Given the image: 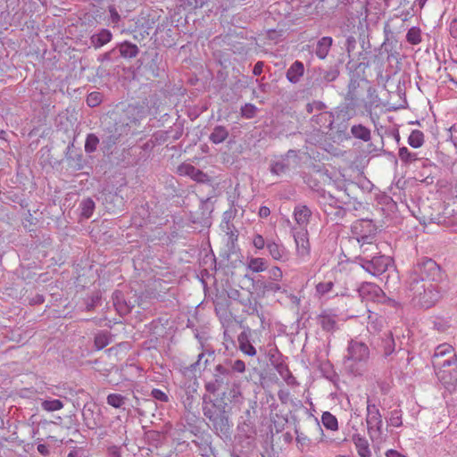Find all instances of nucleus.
<instances>
[{
	"instance_id": "nucleus-46",
	"label": "nucleus",
	"mask_w": 457,
	"mask_h": 457,
	"mask_svg": "<svg viewBox=\"0 0 457 457\" xmlns=\"http://www.w3.org/2000/svg\"><path fill=\"white\" fill-rule=\"evenodd\" d=\"M289 169V163L287 160H281L274 162L270 164V172L275 175H281L286 173Z\"/></svg>"
},
{
	"instance_id": "nucleus-55",
	"label": "nucleus",
	"mask_w": 457,
	"mask_h": 457,
	"mask_svg": "<svg viewBox=\"0 0 457 457\" xmlns=\"http://www.w3.org/2000/svg\"><path fill=\"white\" fill-rule=\"evenodd\" d=\"M160 61H161V57L159 55V53L154 52V55L152 57L151 62L149 64V68H150V70L152 71V74L154 77H158L159 76V72H160L159 63H160Z\"/></svg>"
},
{
	"instance_id": "nucleus-54",
	"label": "nucleus",
	"mask_w": 457,
	"mask_h": 457,
	"mask_svg": "<svg viewBox=\"0 0 457 457\" xmlns=\"http://www.w3.org/2000/svg\"><path fill=\"white\" fill-rule=\"evenodd\" d=\"M82 415L86 425L89 428H94L96 426L97 421L96 418H93V411L90 407L85 406Z\"/></svg>"
},
{
	"instance_id": "nucleus-33",
	"label": "nucleus",
	"mask_w": 457,
	"mask_h": 457,
	"mask_svg": "<svg viewBox=\"0 0 457 457\" xmlns=\"http://www.w3.org/2000/svg\"><path fill=\"white\" fill-rule=\"evenodd\" d=\"M230 375L234 373H243L245 370V363L240 359L224 358L220 361Z\"/></svg>"
},
{
	"instance_id": "nucleus-42",
	"label": "nucleus",
	"mask_w": 457,
	"mask_h": 457,
	"mask_svg": "<svg viewBox=\"0 0 457 457\" xmlns=\"http://www.w3.org/2000/svg\"><path fill=\"white\" fill-rule=\"evenodd\" d=\"M267 267V261L260 257L251 258L248 262V269L256 273L265 270Z\"/></svg>"
},
{
	"instance_id": "nucleus-52",
	"label": "nucleus",
	"mask_w": 457,
	"mask_h": 457,
	"mask_svg": "<svg viewBox=\"0 0 457 457\" xmlns=\"http://www.w3.org/2000/svg\"><path fill=\"white\" fill-rule=\"evenodd\" d=\"M388 425L393 427H401L402 421V410L395 409L390 412V417L387 420Z\"/></svg>"
},
{
	"instance_id": "nucleus-62",
	"label": "nucleus",
	"mask_w": 457,
	"mask_h": 457,
	"mask_svg": "<svg viewBox=\"0 0 457 457\" xmlns=\"http://www.w3.org/2000/svg\"><path fill=\"white\" fill-rule=\"evenodd\" d=\"M333 287H334V283L332 281L320 282L316 286V290L319 294L323 295L330 292L332 290Z\"/></svg>"
},
{
	"instance_id": "nucleus-19",
	"label": "nucleus",
	"mask_w": 457,
	"mask_h": 457,
	"mask_svg": "<svg viewBox=\"0 0 457 457\" xmlns=\"http://www.w3.org/2000/svg\"><path fill=\"white\" fill-rule=\"evenodd\" d=\"M251 328H245L244 330L238 335L237 341L239 345V349L246 355L248 356H254L256 355V349L251 343L250 337H251Z\"/></svg>"
},
{
	"instance_id": "nucleus-47",
	"label": "nucleus",
	"mask_w": 457,
	"mask_h": 457,
	"mask_svg": "<svg viewBox=\"0 0 457 457\" xmlns=\"http://www.w3.org/2000/svg\"><path fill=\"white\" fill-rule=\"evenodd\" d=\"M406 40L411 45H418L421 42V30L419 27H411L406 34Z\"/></svg>"
},
{
	"instance_id": "nucleus-26",
	"label": "nucleus",
	"mask_w": 457,
	"mask_h": 457,
	"mask_svg": "<svg viewBox=\"0 0 457 457\" xmlns=\"http://www.w3.org/2000/svg\"><path fill=\"white\" fill-rule=\"evenodd\" d=\"M295 241L296 244L297 253L300 256H307L310 253V243L308 239V233L298 232L295 235Z\"/></svg>"
},
{
	"instance_id": "nucleus-30",
	"label": "nucleus",
	"mask_w": 457,
	"mask_h": 457,
	"mask_svg": "<svg viewBox=\"0 0 457 457\" xmlns=\"http://www.w3.org/2000/svg\"><path fill=\"white\" fill-rule=\"evenodd\" d=\"M256 289L259 291V294L262 296H265L268 293H276L280 291L281 287L279 284H278L277 281L274 280H263V279H257L256 283Z\"/></svg>"
},
{
	"instance_id": "nucleus-58",
	"label": "nucleus",
	"mask_w": 457,
	"mask_h": 457,
	"mask_svg": "<svg viewBox=\"0 0 457 457\" xmlns=\"http://www.w3.org/2000/svg\"><path fill=\"white\" fill-rule=\"evenodd\" d=\"M170 133V130H159L153 135L152 138L155 144L162 145L168 140Z\"/></svg>"
},
{
	"instance_id": "nucleus-17",
	"label": "nucleus",
	"mask_w": 457,
	"mask_h": 457,
	"mask_svg": "<svg viewBox=\"0 0 457 457\" xmlns=\"http://www.w3.org/2000/svg\"><path fill=\"white\" fill-rule=\"evenodd\" d=\"M361 105L351 100H344V103L336 108V115L337 119L347 121L356 115V109Z\"/></svg>"
},
{
	"instance_id": "nucleus-61",
	"label": "nucleus",
	"mask_w": 457,
	"mask_h": 457,
	"mask_svg": "<svg viewBox=\"0 0 457 457\" xmlns=\"http://www.w3.org/2000/svg\"><path fill=\"white\" fill-rule=\"evenodd\" d=\"M227 388L228 389V392H225L227 393L228 397H230L232 401H237L238 396L241 395L240 386L236 383H232L231 386H228Z\"/></svg>"
},
{
	"instance_id": "nucleus-16",
	"label": "nucleus",
	"mask_w": 457,
	"mask_h": 457,
	"mask_svg": "<svg viewBox=\"0 0 457 457\" xmlns=\"http://www.w3.org/2000/svg\"><path fill=\"white\" fill-rule=\"evenodd\" d=\"M178 172L180 175H186L190 177L196 182L204 183L210 181V177L208 174L204 173L203 170L197 169L194 165L190 163H182L178 167Z\"/></svg>"
},
{
	"instance_id": "nucleus-56",
	"label": "nucleus",
	"mask_w": 457,
	"mask_h": 457,
	"mask_svg": "<svg viewBox=\"0 0 457 457\" xmlns=\"http://www.w3.org/2000/svg\"><path fill=\"white\" fill-rule=\"evenodd\" d=\"M185 122H186L185 120H183L181 121H177L174 124V128H170L169 129V130H170V132H173V135H172L173 140H178L182 137L183 132H184Z\"/></svg>"
},
{
	"instance_id": "nucleus-23",
	"label": "nucleus",
	"mask_w": 457,
	"mask_h": 457,
	"mask_svg": "<svg viewBox=\"0 0 457 457\" xmlns=\"http://www.w3.org/2000/svg\"><path fill=\"white\" fill-rule=\"evenodd\" d=\"M267 250L270 255L276 261L285 262L287 259V252L282 244L267 240Z\"/></svg>"
},
{
	"instance_id": "nucleus-2",
	"label": "nucleus",
	"mask_w": 457,
	"mask_h": 457,
	"mask_svg": "<svg viewBox=\"0 0 457 457\" xmlns=\"http://www.w3.org/2000/svg\"><path fill=\"white\" fill-rule=\"evenodd\" d=\"M349 82L344 100L353 101L361 105L365 111L370 112L378 107L379 97L376 87L368 79L349 75Z\"/></svg>"
},
{
	"instance_id": "nucleus-5",
	"label": "nucleus",
	"mask_w": 457,
	"mask_h": 457,
	"mask_svg": "<svg viewBox=\"0 0 457 457\" xmlns=\"http://www.w3.org/2000/svg\"><path fill=\"white\" fill-rule=\"evenodd\" d=\"M370 358V349L365 343L352 339L347 346L345 365L354 376H361Z\"/></svg>"
},
{
	"instance_id": "nucleus-49",
	"label": "nucleus",
	"mask_w": 457,
	"mask_h": 457,
	"mask_svg": "<svg viewBox=\"0 0 457 457\" xmlns=\"http://www.w3.org/2000/svg\"><path fill=\"white\" fill-rule=\"evenodd\" d=\"M258 108L250 103L245 104L240 108V114L245 119H253L256 116Z\"/></svg>"
},
{
	"instance_id": "nucleus-57",
	"label": "nucleus",
	"mask_w": 457,
	"mask_h": 457,
	"mask_svg": "<svg viewBox=\"0 0 457 457\" xmlns=\"http://www.w3.org/2000/svg\"><path fill=\"white\" fill-rule=\"evenodd\" d=\"M102 100H103V96L101 93L92 92L87 97V104L90 107H95V106H97L98 104H100Z\"/></svg>"
},
{
	"instance_id": "nucleus-59",
	"label": "nucleus",
	"mask_w": 457,
	"mask_h": 457,
	"mask_svg": "<svg viewBox=\"0 0 457 457\" xmlns=\"http://www.w3.org/2000/svg\"><path fill=\"white\" fill-rule=\"evenodd\" d=\"M305 426L310 433L317 432L321 435L323 434V430L317 419L309 418L305 423Z\"/></svg>"
},
{
	"instance_id": "nucleus-10",
	"label": "nucleus",
	"mask_w": 457,
	"mask_h": 457,
	"mask_svg": "<svg viewBox=\"0 0 457 457\" xmlns=\"http://www.w3.org/2000/svg\"><path fill=\"white\" fill-rule=\"evenodd\" d=\"M377 226L371 220L361 219L354 221L351 227L353 238L360 244L361 248L365 245H373L377 236Z\"/></svg>"
},
{
	"instance_id": "nucleus-8",
	"label": "nucleus",
	"mask_w": 457,
	"mask_h": 457,
	"mask_svg": "<svg viewBox=\"0 0 457 457\" xmlns=\"http://www.w3.org/2000/svg\"><path fill=\"white\" fill-rule=\"evenodd\" d=\"M232 380L233 375H230L221 361L218 362L211 370V376L204 380L205 395L217 396L220 391L230 386Z\"/></svg>"
},
{
	"instance_id": "nucleus-51",
	"label": "nucleus",
	"mask_w": 457,
	"mask_h": 457,
	"mask_svg": "<svg viewBox=\"0 0 457 457\" xmlns=\"http://www.w3.org/2000/svg\"><path fill=\"white\" fill-rule=\"evenodd\" d=\"M99 144V139L95 134H88L85 142V151L87 153H93L96 150Z\"/></svg>"
},
{
	"instance_id": "nucleus-9",
	"label": "nucleus",
	"mask_w": 457,
	"mask_h": 457,
	"mask_svg": "<svg viewBox=\"0 0 457 457\" xmlns=\"http://www.w3.org/2000/svg\"><path fill=\"white\" fill-rule=\"evenodd\" d=\"M362 48H364L363 46ZM372 64H377L379 68L382 66L380 54L363 49L358 54L356 59H351L348 62L347 69L349 70V75L368 79L366 70Z\"/></svg>"
},
{
	"instance_id": "nucleus-25",
	"label": "nucleus",
	"mask_w": 457,
	"mask_h": 457,
	"mask_svg": "<svg viewBox=\"0 0 457 457\" xmlns=\"http://www.w3.org/2000/svg\"><path fill=\"white\" fill-rule=\"evenodd\" d=\"M213 303L217 316L220 320H228L231 316V312L229 311L230 302L225 297L217 296Z\"/></svg>"
},
{
	"instance_id": "nucleus-7",
	"label": "nucleus",
	"mask_w": 457,
	"mask_h": 457,
	"mask_svg": "<svg viewBox=\"0 0 457 457\" xmlns=\"http://www.w3.org/2000/svg\"><path fill=\"white\" fill-rule=\"evenodd\" d=\"M340 71L337 65L330 66L328 69L320 67L307 71V77L304 83V90L312 93L329 82L335 81L339 77Z\"/></svg>"
},
{
	"instance_id": "nucleus-50",
	"label": "nucleus",
	"mask_w": 457,
	"mask_h": 457,
	"mask_svg": "<svg viewBox=\"0 0 457 457\" xmlns=\"http://www.w3.org/2000/svg\"><path fill=\"white\" fill-rule=\"evenodd\" d=\"M295 433L296 435L295 439L298 445V448L303 452L304 447L310 445L311 438L303 432L299 431V429L296 427L295 428Z\"/></svg>"
},
{
	"instance_id": "nucleus-27",
	"label": "nucleus",
	"mask_w": 457,
	"mask_h": 457,
	"mask_svg": "<svg viewBox=\"0 0 457 457\" xmlns=\"http://www.w3.org/2000/svg\"><path fill=\"white\" fill-rule=\"evenodd\" d=\"M229 136L228 127L223 125H215L209 135V140L214 144L219 145L225 142Z\"/></svg>"
},
{
	"instance_id": "nucleus-34",
	"label": "nucleus",
	"mask_w": 457,
	"mask_h": 457,
	"mask_svg": "<svg viewBox=\"0 0 457 457\" xmlns=\"http://www.w3.org/2000/svg\"><path fill=\"white\" fill-rule=\"evenodd\" d=\"M135 399L136 396L132 390H128L124 395L116 394V409L129 411L130 407H133V401Z\"/></svg>"
},
{
	"instance_id": "nucleus-45",
	"label": "nucleus",
	"mask_w": 457,
	"mask_h": 457,
	"mask_svg": "<svg viewBox=\"0 0 457 457\" xmlns=\"http://www.w3.org/2000/svg\"><path fill=\"white\" fill-rule=\"evenodd\" d=\"M112 39V33L109 30L104 29L97 35L92 37V41L96 47H100L108 43Z\"/></svg>"
},
{
	"instance_id": "nucleus-32",
	"label": "nucleus",
	"mask_w": 457,
	"mask_h": 457,
	"mask_svg": "<svg viewBox=\"0 0 457 457\" xmlns=\"http://www.w3.org/2000/svg\"><path fill=\"white\" fill-rule=\"evenodd\" d=\"M353 441L360 457H371L369 442L364 436L355 434L353 436Z\"/></svg>"
},
{
	"instance_id": "nucleus-12",
	"label": "nucleus",
	"mask_w": 457,
	"mask_h": 457,
	"mask_svg": "<svg viewBox=\"0 0 457 457\" xmlns=\"http://www.w3.org/2000/svg\"><path fill=\"white\" fill-rule=\"evenodd\" d=\"M239 303L244 306L243 312L247 315H255L260 319L261 327L262 328H265L266 325H269L266 321L264 312H262V304L253 298L252 294H250L246 298L239 300Z\"/></svg>"
},
{
	"instance_id": "nucleus-31",
	"label": "nucleus",
	"mask_w": 457,
	"mask_h": 457,
	"mask_svg": "<svg viewBox=\"0 0 457 457\" xmlns=\"http://www.w3.org/2000/svg\"><path fill=\"white\" fill-rule=\"evenodd\" d=\"M347 209H350V207H344L342 205L337 204L335 206L323 209V211L327 217L329 218L331 221L337 223L339 220H343L345 217Z\"/></svg>"
},
{
	"instance_id": "nucleus-44",
	"label": "nucleus",
	"mask_w": 457,
	"mask_h": 457,
	"mask_svg": "<svg viewBox=\"0 0 457 457\" xmlns=\"http://www.w3.org/2000/svg\"><path fill=\"white\" fill-rule=\"evenodd\" d=\"M352 186H353V184H349L348 186H345L344 188H339L338 192L340 193V195H338V200L345 202V204H339V205H342L344 207H350L352 201L355 199L350 195Z\"/></svg>"
},
{
	"instance_id": "nucleus-3",
	"label": "nucleus",
	"mask_w": 457,
	"mask_h": 457,
	"mask_svg": "<svg viewBox=\"0 0 457 457\" xmlns=\"http://www.w3.org/2000/svg\"><path fill=\"white\" fill-rule=\"evenodd\" d=\"M406 288L411 293L412 300L422 308L428 309L441 297V289L425 282V279L410 270L405 281Z\"/></svg>"
},
{
	"instance_id": "nucleus-28",
	"label": "nucleus",
	"mask_w": 457,
	"mask_h": 457,
	"mask_svg": "<svg viewBox=\"0 0 457 457\" xmlns=\"http://www.w3.org/2000/svg\"><path fill=\"white\" fill-rule=\"evenodd\" d=\"M351 138H356L365 143L371 139V130L368 127L359 123L352 125L350 129Z\"/></svg>"
},
{
	"instance_id": "nucleus-40",
	"label": "nucleus",
	"mask_w": 457,
	"mask_h": 457,
	"mask_svg": "<svg viewBox=\"0 0 457 457\" xmlns=\"http://www.w3.org/2000/svg\"><path fill=\"white\" fill-rule=\"evenodd\" d=\"M398 155L405 165H409L418 160L417 154L411 152L406 146L399 148Z\"/></svg>"
},
{
	"instance_id": "nucleus-35",
	"label": "nucleus",
	"mask_w": 457,
	"mask_h": 457,
	"mask_svg": "<svg viewBox=\"0 0 457 457\" xmlns=\"http://www.w3.org/2000/svg\"><path fill=\"white\" fill-rule=\"evenodd\" d=\"M116 48H119V52L120 56L123 58H133L137 56L138 54V47L136 44L130 43L129 41H124L116 46Z\"/></svg>"
},
{
	"instance_id": "nucleus-14",
	"label": "nucleus",
	"mask_w": 457,
	"mask_h": 457,
	"mask_svg": "<svg viewBox=\"0 0 457 457\" xmlns=\"http://www.w3.org/2000/svg\"><path fill=\"white\" fill-rule=\"evenodd\" d=\"M366 422L368 426V430L376 428L377 432L380 435L382 432V415L375 403H371L370 398L367 401V417Z\"/></svg>"
},
{
	"instance_id": "nucleus-60",
	"label": "nucleus",
	"mask_w": 457,
	"mask_h": 457,
	"mask_svg": "<svg viewBox=\"0 0 457 457\" xmlns=\"http://www.w3.org/2000/svg\"><path fill=\"white\" fill-rule=\"evenodd\" d=\"M337 138L338 140H349L351 139L350 133L347 132V124H339L336 131Z\"/></svg>"
},
{
	"instance_id": "nucleus-24",
	"label": "nucleus",
	"mask_w": 457,
	"mask_h": 457,
	"mask_svg": "<svg viewBox=\"0 0 457 457\" xmlns=\"http://www.w3.org/2000/svg\"><path fill=\"white\" fill-rule=\"evenodd\" d=\"M318 321L324 331L334 332L337 329L336 315L329 313L328 311H323L318 316Z\"/></svg>"
},
{
	"instance_id": "nucleus-36",
	"label": "nucleus",
	"mask_w": 457,
	"mask_h": 457,
	"mask_svg": "<svg viewBox=\"0 0 457 457\" xmlns=\"http://www.w3.org/2000/svg\"><path fill=\"white\" fill-rule=\"evenodd\" d=\"M294 215L297 224L303 226L309 222L312 212L306 205H298L295 208Z\"/></svg>"
},
{
	"instance_id": "nucleus-38",
	"label": "nucleus",
	"mask_w": 457,
	"mask_h": 457,
	"mask_svg": "<svg viewBox=\"0 0 457 457\" xmlns=\"http://www.w3.org/2000/svg\"><path fill=\"white\" fill-rule=\"evenodd\" d=\"M320 197L321 198L322 201L321 203L323 204V209L335 206L339 204H345V202L338 200V195L335 196L330 193H327L325 190H321Z\"/></svg>"
},
{
	"instance_id": "nucleus-63",
	"label": "nucleus",
	"mask_w": 457,
	"mask_h": 457,
	"mask_svg": "<svg viewBox=\"0 0 457 457\" xmlns=\"http://www.w3.org/2000/svg\"><path fill=\"white\" fill-rule=\"evenodd\" d=\"M253 245L256 249L262 250L264 247L267 248V240L262 235L255 234L253 237Z\"/></svg>"
},
{
	"instance_id": "nucleus-22",
	"label": "nucleus",
	"mask_w": 457,
	"mask_h": 457,
	"mask_svg": "<svg viewBox=\"0 0 457 457\" xmlns=\"http://www.w3.org/2000/svg\"><path fill=\"white\" fill-rule=\"evenodd\" d=\"M304 74V65L301 61H295L286 72L287 79L292 83H298Z\"/></svg>"
},
{
	"instance_id": "nucleus-20",
	"label": "nucleus",
	"mask_w": 457,
	"mask_h": 457,
	"mask_svg": "<svg viewBox=\"0 0 457 457\" xmlns=\"http://www.w3.org/2000/svg\"><path fill=\"white\" fill-rule=\"evenodd\" d=\"M311 124L316 130H320L322 127L331 129L334 124V114L331 112H321L312 117Z\"/></svg>"
},
{
	"instance_id": "nucleus-4",
	"label": "nucleus",
	"mask_w": 457,
	"mask_h": 457,
	"mask_svg": "<svg viewBox=\"0 0 457 457\" xmlns=\"http://www.w3.org/2000/svg\"><path fill=\"white\" fill-rule=\"evenodd\" d=\"M432 365L437 378L445 384H453L457 381V370L453 373L445 370L457 361L454 349L448 344L438 345L432 355Z\"/></svg>"
},
{
	"instance_id": "nucleus-6",
	"label": "nucleus",
	"mask_w": 457,
	"mask_h": 457,
	"mask_svg": "<svg viewBox=\"0 0 457 457\" xmlns=\"http://www.w3.org/2000/svg\"><path fill=\"white\" fill-rule=\"evenodd\" d=\"M425 279L427 284L441 288L440 284L445 279L442 268L431 258L419 260L411 269Z\"/></svg>"
},
{
	"instance_id": "nucleus-13",
	"label": "nucleus",
	"mask_w": 457,
	"mask_h": 457,
	"mask_svg": "<svg viewBox=\"0 0 457 457\" xmlns=\"http://www.w3.org/2000/svg\"><path fill=\"white\" fill-rule=\"evenodd\" d=\"M142 148L140 145H133L127 149H123L119 157L118 164L122 167L137 165L141 159H146L147 155H142Z\"/></svg>"
},
{
	"instance_id": "nucleus-1",
	"label": "nucleus",
	"mask_w": 457,
	"mask_h": 457,
	"mask_svg": "<svg viewBox=\"0 0 457 457\" xmlns=\"http://www.w3.org/2000/svg\"><path fill=\"white\" fill-rule=\"evenodd\" d=\"M227 393L213 397L210 395L202 396V411L208 420L207 425L223 441L229 440L232 434L233 422L230 418L231 407L226 402Z\"/></svg>"
},
{
	"instance_id": "nucleus-37",
	"label": "nucleus",
	"mask_w": 457,
	"mask_h": 457,
	"mask_svg": "<svg viewBox=\"0 0 457 457\" xmlns=\"http://www.w3.org/2000/svg\"><path fill=\"white\" fill-rule=\"evenodd\" d=\"M381 347L384 357H388L395 352V343L391 332L385 333L381 338Z\"/></svg>"
},
{
	"instance_id": "nucleus-11",
	"label": "nucleus",
	"mask_w": 457,
	"mask_h": 457,
	"mask_svg": "<svg viewBox=\"0 0 457 457\" xmlns=\"http://www.w3.org/2000/svg\"><path fill=\"white\" fill-rule=\"evenodd\" d=\"M356 262L360 266L372 276H380L388 269L392 260L386 255L373 256L371 259L368 257L359 256Z\"/></svg>"
},
{
	"instance_id": "nucleus-64",
	"label": "nucleus",
	"mask_w": 457,
	"mask_h": 457,
	"mask_svg": "<svg viewBox=\"0 0 457 457\" xmlns=\"http://www.w3.org/2000/svg\"><path fill=\"white\" fill-rule=\"evenodd\" d=\"M109 338L105 334H98L95 338V345L98 350L108 345Z\"/></svg>"
},
{
	"instance_id": "nucleus-18",
	"label": "nucleus",
	"mask_w": 457,
	"mask_h": 457,
	"mask_svg": "<svg viewBox=\"0 0 457 457\" xmlns=\"http://www.w3.org/2000/svg\"><path fill=\"white\" fill-rule=\"evenodd\" d=\"M197 386L198 382L196 379H195L192 383H189L187 386H186L181 391V400L184 407L187 411H191L194 408Z\"/></svg>"
},
{
	"instance_id": "nucleus-41",
	"label": "nucleus",
	"mask_w": 457,
	"mask_h": 457,
	"mask_svg": "<svg viewBox=\"0 0 457 457\" xmlns=\"http://www.w3.org/2000/svg\"><path fill=\"white\" fill-rule=\"evenodd\" d=\"M424 143V134L419 129L411 131L408 137V144L413 148L420 147Z\"/></svg>"
},
{
	"instance_id": "nucleus-39",
	"label": "nucleus",
	"mask_w": 457,
	"mask_h": 457,
	"mask_svg": "<svg viewBox=\"0 0 457 457\" xmlns=\"http://www.w3.org/2000/svg\"><path fill=\"white\" fill-rule=\"evenodd\" d=\"M204 356V354L202 353L200 354H198L197 356V360L187 365V366H181L179 370L180 372L185 376V377H189V378H195V372H196V370L199 366V362L201 361L202 358Z\"/></svg>"
},
{
	"instance_id": "nucleus-53",
	"label": "nucleus",
	"mask_w": 457,
	"mask_h": 457,
	"mask_svg": "<svg viewBox=\"0 0 457 457\" xmlns=\"http://www.w3.org/2000/svg\"><path fill=\"white\" fill-rule=\"evenodd\" d=\"M63 407V403L58 400H46L42 403V408L47 411H54L61 410Z\"/></svg>"
},
{
	"instance_id": "nucleus-29",
	"label": "nucleus",
	"mask_w": 457,
	"mask_h": 457,
	"mask_svg": "<svg viewBox=\"0 0 457 457\" xmlns=\"http://www.w3.org/2000/svg\"><path fill=\"white\" fill-rule=\"evenodd\" d=\"M333 38L331 37H322L317 41L315 47V54L320 60H324L331 48Z\"/></svg>"
},
{
	"instance_id": "nucleus-15",
	"label": "nucleus",
	"mask_w": 457,
	"mask_h": 457,
	"mask_svg": "<svg viewBox=\"0 0 457 457\" xmlns=\"http://www.w3.org/2000/svg\"><path fill=\"white\" fill-rule=\"evenodd\" d=\"M359 296L362 301H379L384 293L382 289L374 283H363L358 289Z\"/></svg>"
},
{
	"instance_id": "nucleus-48",
	"label": "nucleus",
	"mask_w": 457,
	"mask_h": 457,
	"mask_svg": "<svg viewBox=\"0 0 457 457\" xmlns=\"http://www.w3.org/2000/svg\"><path fill=\"white\" fill-rule=\"evenodd\" d=\"M80 208L81 215L84 218L88 219L92 216L93 212L95 210V203L90 198L84 199L80 204Z\"/></svg>"
},
{
	"instance_id": "nucleus-43",
	"label": "nucleus",
	"mask_w": 457,
	"mask_h": 457,
	"mask_svg": "<svg viewBox=\"0 0 457 457\" xmlns=\"http://www.w3.org/2000/svg\"><path fill=\"white\" fill-rule=\"evenodd\" d=\"M321 421L323 426L329 430H337L338 428V422L336 416L331 414L329 411L323 412L321 416Z\"/></svg>"
},
{
	"instance_id": "nucleus-21",
	"label": "nucleus",
	"mask_w": 457,
	"mask_h": 457,
	"mask_svg": "<svg viewBox=\"0 0 457 457\" xmlns=\"http://www.w3.org/2000/svg\"><path fill=\"white\" fill-rule=\"evenodd\" d=\"M242 421L238 424V429L247 437L256 434L255 420L250 410H246L241 416Z\"/></svg>"
}]
</instances>
